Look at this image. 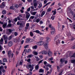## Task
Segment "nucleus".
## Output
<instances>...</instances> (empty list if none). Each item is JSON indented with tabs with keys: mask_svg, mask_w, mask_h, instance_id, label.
<instances>
[{
	"mask_svg": "<svg viewBox=\"0 0 75 75\" xmlns=\"http://www.w3.org/2000/svg\"><path fill=\"white\" fill-rule=\"evenodd\" d=\"M50 3H51V2H49L47 3L46 5H45L44 6V7H46V6H48V4H50Z\"/></svg>",
	"mask_w": 75,
	"mask_h": 75,
	"instance_id": "obj_41",
	"label": "nucleus"
},
{
	"mask_svg": "<svg viewBox=\"0 0 75 75\" xmlns=\"http://www.w3.org/2000/svg\"><path fill=\"white\" fill-rule=\"evenodd\" d=\"M3 37L4 40H8V37L6 35H4Z\"/></svg>",
	"mask_w": 75,
	"mask_h": 75,
	"instance_id": "obj_11",
	"label": "nucleus"
},
{
	"mask_svg": "<svg viewBox=\"0 0 75 75\" xmlns=\"http://www.w3.org/2000/svg\"><path fill=\"white\" fill-rule=\"evenodd\" d=\"M11 27V24H8L7 26H6V27Z\"/></svg>",
	"mask_w": 75,
	"mask_h": 75,
	"instance_id": "obj_29",
	"label": "nucleus"
},
{
	"mask_svg": "<svg viewBox=\"0 0 75 75\" xmlns=\"http://www.w3.org/2000/svg\"><path fill=\"white\" fill-rule=\"evenodd\" d=\"M41 7H42V4L41 3H40L39 4V6H38V7L39 8H40Z\"/></svg>",
	"mask_w": 75,
	"mask_h": 75,
	"instance_id": "obj_40",
	"label": "nucleus"
},
{
	"mask_svg": "<svg viewBox=\"0 0 75 75\" xmlns=\"http://www.w3.org/2000/svg\"><path fill=\"white\" fill-rule=\"evenodd\" d=\"M31 51V50L30 49H29L28 50H27L25 51V52H27V53H28Z\"/></svg>",
	"mask_w": 75,
	"mask_h": 75,
	"instance_id": "obj_27",
	"label": "nucleus"
},
{
	"mask_svg": "<svg viewBox=\"0 0 75 75\" xmlns=\"http://www.w3.org/2000/svg\"><path fill=\"white\" fill-rule=\"evenodd\" d=\"M5 6V3H4V2H3L1 5L0 6V7L1 8H3V7H4Z\"/></svg>",
	"mask_w": 75,
	"mask_h": 75,
	"instance_id": "obj_14",
	"label": "nucleus"
},
{
	"mask_svg": "<svg viewBox=\"0 0 75 75\" xmlns=\"http://www.w3.org/2000/svg\"><path fill=\"white\" fill-rule=\"evenodd\" d=\"M29 41H30V42H32V41H33V40L30 39V38H29L26 39V43H28V42H29Z\"/></svg>",
	"mask_w": 75,
	"mask_h": 75,
	"instance_id": "obj_6",
	"label": "nucleus"
},
{
	"mask_svg": "<svg viewBox=\"0 0 75 75\" xmlns=\"http://www.w3.org/2000/svg\"><path fill=\"white\" fill-rule=\"evenodd\" d=\"M47 54L49 57H51L52 55V52L50 50L47 51Z\"/></svg>",
	"mask_w": 75,
	"mask_h": 75,
	"instance_id": "obj_4",
	"label": "nucleus"
},
{
	"mask_svg": "<svg viewBox=\"0 0 75 75\" xmlns=\"http://www.w3.org/2000/svg\"><path fill=\"white\" fill-rule=\"evenodd\" d=\"M26 27H29V26H30V23H27L26 25Z\"/></svg>",
	"mask_w": 75,
	"mask_h": 75,
	"instance_id": "obj_49",
	"label": "nucleus"
},
{
	"mask_svg": "<svg viewBox=\"0 0 75 75\" xmlns=\"http://www.w3.org/2000/svg\"><path fill=\"white\" fill-rule=\"evenodd\" d=\"M30 7L27 10V11H30Z\"/></svg>",
	"mask_w": 75,
	"mask_h": 75,
	"instance_id": "obj_62",
	"label": "nucleus"
},
{
	"mask_svg": "<svg viewBox=\"0 0 75 75\" xmlns=\"http://www.w3.org/2000/svg\"><path fill=\"white\" fill-rule=\"evenodd\" d=\"M37 48H38V46H37V45L33 46L32 47L33 49L34 50H37Z\"/></svg>",
	"mask_w": 75,
	"mask_h": 75,
	"instance_id": "obj_19",
	"label": "nucleus"
},
{
	"mask_svg": "<svg viewBox=\"0 0 75 75\" xmlns=\"http://www.w3.org/2000/svg\"><path fill=\"white\" fill-rule=\"evenodd\" d=\"M28 46H29V45H27L26 46H25L24 47V48H28Z\"/></svg>",
	"mask_w": 75,
	"mask_h": 75,
	"instance_id": "obj_48",
	"label": "nucleus"
},
{
	"mask_svg": "<svg viewBox=\"0 0 75 75\" xmlns=\"http://www.w3.org/2000/svg\"><path fill=\"white\" fill-rule=\"evenodd\" d=\"M59 37V35H57L56 36V37L54 38V41H57V40H59V39L58 38V37Z\"/></svg>",
	"mask_w": 75,
	"mask_h": 75,
	"instance_id": "obj_12",
	"label": "nucleus"
},
{
	"mask_svg": "<svg viewBox=\"0 0 75 75\" xmlns=\"http://www.w3.org/2000/svg\"><path fill=\"white\" fill-rule=\"evenodd\" d=\"M17 19L18 20H21V19H20V18L19 16H18L17 18Z\"/></svg>",
	"mask_w": 75,
	"mask_h": 75,
	"instance_id": "obj_64",
	"label": "nucleus"
},
{
	"mask_svg": "<svg viewBox=\"0 0 75 75\" xmlns=\"http://www.w3.org/2000/svg\"><path fill=\"white\" fill-rule=\"evenodd\" d=\"M11 51H9L8 52V56L9 58H10L11 55Z\"/></svg>",
	"mask_w": 75,
	"mask_h": 75,
	"instance_id": "obj_15",
	"label": "nucleus"
},
{
	"mask_svg": "<svg viewBox=\"0 0 75 75\" xmlns=\"http://www.w3.org/2000/svg\"><path fill=\"white\" fill-rule=\"evenodd\" d=\"M20 41V38H16L14 40V42H16V43L17 42H19Z\"/></svg>",
	"mask_w": 75,
	"mask_h": 75,
	"instance_id": "obj_3",
	"label": "nucleus"
},
{
	"mask_svg": "<svg viewBox=\"0 0 75 75\" xmlns=\"http://www.w3.org/2000/svg\"><path fill=\"white\" fill-rule=\"evenodd\" d=\"M3 14H6V11L5 10H4L2 11Z\"/></svg>",
	"mask_w": 75,
	"mask_h": 75,
	"instance_id": "obj_26",
	"label": "nucleus"
},
{
	"mask_svg": "<svg viewBox=\"0 0 75 75\" xmlns=\"http://www.w3.org/2000/svg\"><path fill=\"white\" fill-rule=\"evenodd\" d=\"M30 36L31 37H33V36H34V33H33V32H30Z\"/></svg>",
	"mask_w": 75,
	"mask_h": 75,
	"instance_id": "obj_28",
	"label": "nucleus"
},
{
	"mask_svg": "<svg viewBox=\"0 0 75 75\" xmlns=\"http://www.w3.org/2000/svg\"><path fill=\"white\" fill-rule=\"evenodd\" d=\"M27 1L28 2H29V3H31V2H32V0H27Z\"/></svg>",
	"mask_w": 75,
	"mask_h": 75,
	"instance_id": "obj_63",
	"label": "nucleus"
},
{
	"mask_svg": "<svg viewBox=\"0 0 75 75\" xmlns=\"http://www.w3.org/2000/svg\"><path fill=\"white\" fill-rule=\"evenodd\" d=\"M7 23H4L2 27H3L4 28H6V26H7Z\"/></svg>",
	"mask_w": 75,
	"mask_h": 75,
	"instance_id": "obj_16",
	"label": "nucleus"
},
{
	"mask_svg": "<svg viewBox=\"0 0 75 75\" xmlns=\"http://www.w3.org/2000/svg\"><path fill=\"white\" fill-rule=\"evenodd\" d=\"M37 13V11H35L34 12H32V11H30V13L32 15H33V16H35L36 13Z\"/></svg>",
	"mask_w": 75,
	"mask_h": 75,
	"instance_id": "obj_8",
	"label": "nucleus"
},
{
	"mask_svg": "<svg viewBox=\"0 0 75 75\" xmlns=\"http://www.w3.org/2000/svg\"><path fill=\"white\" fill-rule=\"evenodd\" d=\"M3 68H4V67L2 65L0 67V70L1 69H3Z\"/></svg>",
	"mask_w": 75,
	"mask_h": 75,
	"instance_id": "obj_51",
	"label": "nucleus"
},
{
	"mask_svg": "<svg viewBox=\"0 0 75 75\" xmlns=\"http://www.w3.org/2000/svg\"><path fill=\"white\" fill-rule=\"evenodd\" d=\"M31 61V59H28L27 60V61L28 62H30V61Z\"/></svg>",
	"mask_w": 75,
	"mask_h": 75,
	"instance_id": "obj_56",
	"label": "nucleus"
},
{
	"mask_svg": "<svg viewBox=\"0 0 75 75\" xmlns=\"http://www.w3.org/2000/svg\"><path fill=\"white\" fill-rule=\"evenodd\" d=\"M71 57H73L75 58V53L73 54V55L71 56Z\"/></svg>",
	"mask_w": 75,
	"mask_h": 75,
	"instance_id": "obj_59",
	"label": "nucleus"
},
{
	"mask_svg": "<svg viewBox=\"0 0 75 75\" xmlns=\"http://www.w3.org/2000/svg\"><path fill=\"white\" fill-rule=\"evenodd\" d=\"M60 61L61 63H64V59H60Z\"/></svg>",
	"mask_w": 75,
	"mask_h": 75,
	"instance_id": "obj_32",
	"label": "nucleus"
},
{
	"mask_svg": "<svg viewBox=\"0 0 75 75\" xmlns=\"http://www.w3.org/2000/svg\"><path fill=\"white\" fill-rule=\"evenodd\" d=\"M23 27L21 26H20L19 28V30H20V31H21V30H23Z\"/></svg>",
	"mask_w": 75,
	"mask_h": 75,
	"instance_id": "obj_34",
	"label": "nucleus"
},
{
	"mask_svg": "<svg viewBox=\"0 0 75 75\" xmlns=\"http://www.w3.org/2000/svg\"><path fill=\"white\" fill-rule=\"evenodd\" d=\"M14 6H11L10 7V9L11 10H13L14 9Z\"/></svg>",
	"mask_w": 75,
	"mask_h": 75,
	"instance_id": "obj_44",
	"label": "nucleus"
},
{
	"mask_svg": "<svg viewBox=\"0 0 75 75\" xmlns=\"http://www.w3.org/2000/svg\"><path fill=\"white\" fill-rule=\"evenodd\" d=\"M31 57H32L31 55L30 54V55H28V56L27 57L28 58H31Z\"/></svg>",
	"mask_w": 75,
	"mask_h": 75,
	"instance_id": "obj_58",
	"label": "nucleus"
},
{
	"mask_svg": "<svg viewBox=\"0 0 75 75\" xmlns=\"http://www.w3.org/2000/svg\"><path fill=\"white\" fill-rule=\"evenodd\" d=\"M45 70H46V71H48L49 70V68L48 67H46L45 68Z\"/></svg>",
	"mask_w": 75,
	"mask_h": 75,
	"instance_id": "obj_61",
	"label": "nucleus"
},
{
	"mask_svg": "<svg viewBox=\"0 0 75 75\" xmlns=\"http://www.w3.org/2000/svg\"><path fill=\"white\" fill-rule=\"evenodd\" d=\"M34 54L35 55H37V54H38V53H37V52H34Z\"/></svg>",
	"mask_w": 75,
	"mask_h": 75,
	"instance_id": "obj_60",
	"label": "nucleus"
},
{
	"mask_svg": "<svg viewBox=\"0 0 75 75\" xmlns=\"http://www.w3.org/2000/svg\"><path fill=\"white\" fill-rule=\"evenodd\" d=\"M45 12L44 11H43L42 13V14L40 15L41 17H42V16H43L45 14Z\"/></svg>",
	"mask_w": 75,
	"mask_h": 75,
	"instance_id": "obj_20",
	"label": "nucleus"
},
{
	"mask_svg": "<svg viewBox=\"0 0 75 75\" xmlns=\"http://www.w3.org/2000/svg\"><path fill=\"white\" fill-rule=\"evenodd\" d=\"M13 38V35H11L9 36L8 37V40H11Z\"/></svg>",
	"mask_w": 75,
	"mask_h": 75,
	"instance_id": "obj_18",
	"label": "nucleus"
},
{
	"mask_svg": "<svg viewBox=\"0 0 75 75\" xmlns=\"http://www.w3.org/2000/svg\"><path fill=\"white\" fill-rule=\"evenodd\" d=\"M19 53V52H18V51L17 50H16V55H18V54Z\"/></svg>",
	"mask_w": 75,
	"mask_h": 75,
	"instance_id": "obj_50",
	"label": "nucleus"
},
{
	"mask_svg": "<svg viewBox=\"0 0 75 75\" xmlns=\"http://www.w3.org/2000/svg\"><path fill=\"white\" fill-rule=\"evenodd\" d=\"M39 23L40 24H43V22L42 21H40L39 22Z\"/></svg>",
	"mask_w": 75,
	"mask_h": 75,
	"instance_id": "obj_55",
	"label": "nucleus"
},
{
	"mask_svg": "<svg viewBox=\"0 0 75 75\" xmlns=\"http://www.w3.org/2000/svg\"><path fill=\"white\" fill-rule=\"evenodd\" d=\"M44 46L45 47V49H47L48 47V43H46L45 42V44L44 45Z\"/></svg>",
	"mask_w": 75,
	"mask_h": 75,
	"instance_id": "obj_7",
	"label": "nucleus"
},
{
	"mask_svg": "<svg viewBox=\"0 0 75 75\" xmlns=\"http://www.w3.org/2000/svg\"><path fill=\"white\" fill-rule=\"evenodd\" d=\"M33 33H38V34H39L40 33V31H39L38 30H35L33 31Z\"/></svg>",
	"mask_w": 75,
	"mask_h": 75,
	"instance_id": "obj_25",
	"label": "nucleus"
},
{
	"mask_svg": "<svg viewBox=\"0 0 75 75\" xmlns=\"http://www.w3.org/2000/svg\"><path fill=\"white\" fill-rule=\"evenodd\" d=\"M51 35H54V33H55V31H53L52 30L51 31Z\"/></svg>",
	"mask_w": 75,
	"mask_h": 75,
	"instance_id": "obj_30",
	"label": "nucleus"
},
{
	"mask_svg": "<svg viewBox=\"0 0 75 75\" xmlns=\"http://www.w3.org/2000/svg\"><path fill=\"white\" fill-rule=\"evenodd\" d=\"M57 71L58 72H59V69H60L59 66H57Z\"/></svg>",
	"mask_w": 75,
	"mask_h": 75,
	"instance_id": "obj_37",
	"label": "nucleus"
},
{
	"mask_svg": "<svg viewBox=\"0 0 75 75\" xmlns=\"http://www.w3.org/2000/svg\"><path fill=\"white\" fill-rule=\"evenodd\" d=\"M40 18H38V19H37L36 20V22L37 23H39L40 22Z\"/></svg>",
	"mask_w": 75,
	"mask_h": 75,
	"instance_id": "obj_35",
	"label": "nucleus"
},
{
	"mask_svg": "<svg viewBox=\"0 0 75 75\" xmlns=\"http://www.w3.org/2000/svg\"><path fill=\"white\" fill-rule=\"evenodd\" d=\"M39 64H38V65H36L35 67V70L37 71L38 69V68H39Z\"/></svg>",
	"mask_w": 75,
	"mask_h": 75,
	"instance_id": "obj_13",
	"label": "nucleus"
},
{
	"mask_svg": "<svg viewBox=\"0 0 75 75\" xmlns=\"http://www.w3.org/2000/svg\"><path fill=\"white\" fill-rule=\"evenodd\" d=\"M43 60L44 59H43L41 60H40L39 62H38L39 63V64H39V65H40V63H41V62H42L43 61Z\"/></svg>",
	"mask_w": 75,
	"mask_h": 75,
	"instance_id": "obj_38",
	"label": "nucleus"
},
{
	"mask_svg": "<svg viewBox=\"0 0 75 75\" xmlns=\"http://www.w3.org/2000/svg\"><path fill=\"white\" fill-rule=\"evenodd\" d=\"M35 58H36V60L37 61H38L39 60H40V59L38 57H37L36 56H35Z\"/></svg>",
	"mask_w": 75,
	"mask_h": 75,
	"instance_id": "obj_31",
	"label": "nucleus"
},
{
	"mask_svg": "<svg viewBox=\"0 0 75 75\" xmlns=\"http://www.w3.org/2000/svg\"><path fill=\"white\" fill-rule=\"evenodd\" d=\"M30 18L31 19H34V16H31L30 17Z\"/></svg>",
	"mask_w": 75,
	"mask_h": 75,
	"instance_id": "obj_54",
	"label": "nucleus"
},
{
	"mask_svg": "<svg viewBox=\"0 0 75 75\" xmlns=\"http://www.w3.org/2000/svg\"><path fill=\"white\" fill-rule=\"evenodd\" d=\"M56 45H58L59 44H60V40L59 39L56 41Z\"/></svg>",
	"mask_w": 75,
	"mask_h": 75,
	"instance_id": "obj_21",
	"label": "nucleus"
},
{
	"mask_svg": "<svg viewBox=\"0 0 75 75\" xmlns=\"http://www.w3.org/2000/svg\"><path fill=\"white\" fill-rule=\"evenodd\" d=\"M5 41V44H7L8 42H7V41H8V39H7L6 40H4Z\"/></svg>",
	"mask_w": 75,
	"mask_h": 75,
	"instance_id": "obj_36",
	"label": "nucleus"
},
{
	"mask_svg": "<svg viewBox=\"0 0 75 75\" xmlns=\"http://www.w3.org/2000/svg\"><path fill=\"white\" fill-rule=\"evenodd\" d=\"M25 14H26V18L27 20H28L30 18V16H31V15L30 14V13H28V12L27 11H26L25 12Z\"/></svg>",
	"mask_w": 75,
	"mask_h": 75,
	"instance_id": "obj_2",
	"label": "nucleus"
},
{
	"mask_svg": "<svg viewBox=\"0 0 75 75\" xmlns=\"http://www.w3.org/2000/svg\"><path fill=\"white\" fill-rule=\"evenodd\" d=\"M48 0H45L44 1V4H46V3H47V1H48Z\"/></svg>",
	"mask_w": 75,
	"mask_h": 75,
	"instance_id": "obj_52",
	"label": "nucleus"
},
{
	"mask_svg": "<svg viewBox=\"0 0 75 75\" xmlns=\"http://www.w3.org/2000/svg\"><path fill=\"white\" fill-rule=\"evenodd\" d=\"M34 65L32 64V65L31 64H28V66H26V68L28 69H29V68H30V71H32L34 69Z\"/></svg>",
	"mask_w": 75,
	"mask_h": 75,
	"instance_id": "obj_1",
	"label": "nucleus"
},
{
	"mask_svg": "<svg viewBox=\"0 0 75 75\" xmlns=\"http://www.w3.org/2000/svg\"><path fill=\"white\" fill-rule=\"evenodd\" d=\"M14 35L15 36H17V35H18V33L16 32H15L14 33Z\"/></svg>",
	"mask_w": 75,
	"mask_h": 75,
	"instance_id": "obj_53",
	"label": "nucleus"
},
{
	"mask_svg": "<svg viewBox=\"0 0 75 75\" xmlns=\"http://www.w3.org/2000/svg\"><path fill=\"white\" fill-rule=\"evenodd\" d=\"M8 31L9 33H11V32H12V31H11V29H8Z\"/></svg>",
	"mask_w": 75,
	"mask_h": 75,
	"instance_id": "obj_57",
	"label": "nucleus"
},
{
	"mask_svg": "<svg viewBox=\"0 0 75 75\" xmlns=\"http://www.w3.org/2000/svg\"><path fill=\"white\" fill-rule=\"evenodd\" d=\"M16 7V8H17L18 7V5L17 4H16L15 5V6H14V7Z\"/></svg>",
	"mask_w": 75,
	"mask_h": 75,
	"instance_id": "obj_45",
	"label": "nucleus"
},
{
	"mask_svg": "<svg viewBox=\"0 0 75 75\" xmlns=\"http://www.w3.org/2000/svg\"><path fill=\"white\" fill-rule=\"evenodd\" d=\"M37 45H39L40 46H41L40 45V41L36 43Z\"/></svg>",
	"mask_w": 75,
	"mask_h": 75,
	"instance_id": "obj_43",
	"label": "nucleus"
},
{
	"mask_svg": "<svg viewBox=\"0 0 75 75\" xmlns=\"http://www.w3.org/2000/svg\"><path fill=\"white\" fill-rule=\"evenodd\" d=\"M51 40V39H50V38L49 37H47L46 38V42L47 43H48Z\"/></svg>",
	"mask_w": 75,
	"mask_h": 75,
	"instance_id": "obj_10",
	"label": "nucleus"
},
{
	"mask_svg": "<svg viewBox=\"0 0 75 75\" xmlns=\"http://www.w3.org/2000/svg\"><path fill=\"white\" fill-rule=\"evenodd\" d=\"M8 45L9 47H11L13 45V42H12V41H9L8 43Z\"/></svg>",
	"mask_w": 75,
	"mask_h": 75,
	"instance_id": "obj_9",
	"label": "nucleus"
},
{
	"mask_svg": "<svg viewBox=\"0 0 75 75\" xmlns=\"http://www.w3.org/2000/svg\"><path fill=\"white\" fill-rule=\"evenodd\" d=\"M3 50V47L1 46V45L0 44V51H1Z\"/></svg>",
	"mask_w": 75,
	"mask_h": 75,
	"instance_id": "obj_47",
	"label": "nucleus"
},
{
	"mask_svg": "<svg viewBox=\"0 0 75 75\" xmlns=\"http://www.w3.org/2000/svg\"><path fill=\"white\" fill-rule=\"evenodd\" d=\"M39 54L41 55V54H44V55H47V51L44 50L42 52H40L39 53Z\"/></svg>",
	"mask_w": 75,
	"mask_h": 75,
	"instance_id": "obj_5",
	"label": "nucleus"
},
{
	"mask_svg": "<svg viewBox=\"0 0 75 75\" xmlns=\"http://www.w3.org/2000/svg\"><path fill=\"white\" fill-rule=\"evenodd\" d=\"M71 62L74 64V65H75V60H71Z\"/></svg>",
	"mask_w": 75,
	"mask_h": 75,
	"instance_id": "obj_22",
	"label": "nucleus"
},
{
	"mask_svg": "<svg viewBox=\"0 0 75 75\" xmlns=\"http://www.w3.org/2000/svg\"><path fill=\"white\" fill-rule=\"evenodd\" d=\"M48 12H50L51 11V8H49L47 9Z\"/></svg>",
	"mask_w": 75,
	"mask_h": 75,
	"instance_id": "obj_39",
	"label": "nucleus"
},
{
	"mask_svg": "<svg viewBox=\"0 0 75 75\" xmlns=\"http://www.w3.org/2000/svg\"><path fill=\"white\" fill-rule=\"evenodd\" d=\"M7 62V59L4 58L3 59V62Z\"/></svg>",
	"mask_w": 75,
	"mask_h": 75,
	"instance_id": "obj_23",
	"label": "nucleus"
},
{
	"mask_svg": "<svg viewBox=\"0 0 75 75\" xmlns=\"http://www.w3.org/2000/svg\"><path fill=\"white\" fill-rule=\"evenodd\" d=\"M55 18V17L54 16H52L51 17V19H52V20H54Z\"/></svg>",
	"mask_w": 75,
	"mask_h": 75,
	"instance_id": "obj_42",
	"label": "nucleus"
},
{
	"mask_svg": "<svg viewBox=\"0 0 75 75\" xmlns=\"http://www.w3.org/2000/svg\"><path fill=\"white\" fill-rule=\"evenodd\" d=\"M51 29L52 30H54V31H55V28L53 27H52L51 28Z\"/></svg>",
	"mask_w": 75,
	"mask_h": 75,
	"instance_id": "obj_46",
	"label": "nucleus"
},
{
	"mask_svg": "<svg viewBox=\"0 0 75 75\" xmlns=\"http://www.w3.org/2000/svg\"><path fill=\"white\" fill-rule=\"evenodd\" d=\"M40 46H41V45H42L44 44V42L40 41Z\"/></svg>",
	"mask_w": 75,
	"mask_h": 75,
	"instance_id": "obj_33",
	"label": "nucleus"
},
{
	"mask_svg": "<svg viewBox=\"0 0 75 75\" xmlns=\"http://www.w3.org/2000/svg\"><path fill=\"white\" fill-rule=\"evenodd\" d=\"M44 70L41 69H40L39 71V72L40 73H44Z\"/></svg>",
	"mask_w": 75,
	"mask_h": 75,
	"instance_id": "obj_17",
	"label": "nucleus"
},
{
	"mask_svg": "<svg viewBox=\"0 0 75 75\" xmlns=\"http://www.w3.org/2000/svg\"><path fill=\"white\" fill-rule=\"evenodd\" d=\"M33 5L35 7V8H37V3H34Z\"/></svg>",
	"mask_w": 75,
	"mask_h": 75,
	"instance_id": "obj_24",
	"label": "nucleus"
}]
</instances>
